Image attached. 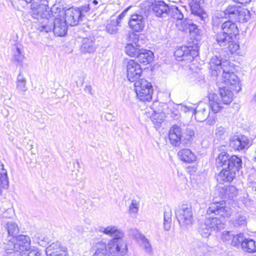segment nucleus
Masks as SVG:
<instances>
[{
  "instance_id": "obj_4",
  "label": "nucleus",
  "mask_w": 256,
  "mask_h": 256,
  "mask_svg": "<svg viewBox=\"0 0 256 256\" xmlns=\"http://www.w3.org/2000/svg\"><path fill=\"white\" fill-rule=\"evenodd\" d=\"M195 137L194 128L187 126L182 129L176 124L172 125L170 129L168 138L170 144L174 146H178L180 144L190 146Z\"/></svg>"
},
{
  "instance_id": "obj_47",
  "label": "nucleus",
  "mask_w": 256,
  "mask_h": 256,
  "mask_svg": "<svg viewBox=\"0 0 256 256\" xmlns=\"http://www.w3.org/2000/svg\"><path fill=\"white\" fill-rule=\"evenodd\" d=\"M139 49L132 44H128L125 48L126 54L131 57H137L139 53Z\"/></svg>"
},
{
  "instance_id": "obj_41",
  "label": "nucleus",
  "mask_w": 256,
  "mask_h": 256,
  "mask_svg": "<svg viewBox=\"0 0 256 256\" xmlns=\"http://www.w3.org/2000/svg\"><path fill=\"white\" fill-rule=\"evenodd\" d=\"M4 248L7 253L12 254L16 252V245L15 242V237L12 238L8 240H6L4 242Z\"/></svg>"
},
{
  "instance_id": "obj_27",
  "label": "nucleus",
  "mask_w": 256,
  "mask_h": 256,
  "mask_svg": "<svg viewBox=\"0 0 256 256\" xmlns=\"http://www.w3.org/2000/svg\"><path fill=\"white\" fill-rule=\"evenodd\" d=\"M178 156L181 160L187 163H192L196 159L194 154L190 150L187 148L180 150L178 152Z\"/></svg>"
},
{
  "instance_id": "obj_57",
  "label": "nucleus",
  "mask_w": 256,
  "mask_h": 256,
  "mask_svg": "<svg viewBox=\"0 0 256 256\" xmlns=\"http://www.w3.org/2000/svg\"><path fill=\"white\" fill-rule=\"evenodd\" d=\"M160 116L158 114H155L154 116H152V121L153 122L154 124L158 126H160L162 122L164 120L162 117L161 116L160 118Z\"/></svg>"
},
{
  "instance_id": "obj_59",
  "label": "nucleus",
  "mask_w": 256,
  "mask_h": 256,
  "mask_svg": "<svg viewBox=\"0 0 256 256\" xmlns=\"http://www.w3.org/2000/svg\"><path fill=\"white\" fill-rule=\"evenodd\" d=\"M129 211L131 213L136 214L138 211V205L136 200H132L129 207Z\"/></svg>"
},
{
  "instance_id": "obj_13",
  "label": "nucleus",
  "mask_w": 256,
  "mask_h": 256,
  "mask_svg": "<svg viewBox=\"0 0 256 256\" xmlns=\"http://www.w3.org/2000/svg\"><path fill=\"white\" fill-rule=\"evenodd\" d=\"M46 256H68L67 248L60 242L52 243L45 250Z\"/></svg>"
},
{
  "instance_id": "obj_28",
  "label": "nucleus",
  "mask_w": 256,
  "mask_h": 256,
  "mask_svg": "<svg viewBox=\"0 0 256 256\" xmlns=\"http://www.w3.org/2000/svg\"><path fill=\"white\" fill-rule=\"evenodd\" d=\"M230 155L226 152L220 153L216 158V166L218 168H228Z\"/></svg>"
},
{
  "instance_id": "obj_55",
  "label": "nucleus",
  "mask_w": 256,
  "mask_h": 256,
  "mask_svg": "<svg viewBox=\"0 0 256 256\" xmlns=\"http://www.w3.org/2000/svg\"><path fill=\"white\" fill-rule=\"evenodd\" d=\"M72 233L76 236H80L83 234L84 229L82 226L77 225L74 226L72 230Z\"/></svg>"
},
{
  "instance_id": "obj_31",
  "label": "nucleus",
  "mask_w": 256,
  "mask_h": 256,
  "mask_svg": "<svg viewBox=\"0 0 256 256\" xmlns=\"http://www.w3.org/2000/svg\"><path fill=\"white\" fill-rule=\"evenodd\" d=\"M241 6H238L235 5L229 6L224 11V14L226 18L235 21Z\"/></svg>"
},
{
  "instance_id": "obj_7",
  "label": "nucleus",
  "mask_w": 256,
  "mask_h": 256,
  "mask_svg": "<svg viewBox=\"0 0 256 256\" xmlns=\"http://www.w3.org/2000/svg\"><path fill=\"white\" fill-rule=\"evenodd\" d=\"M137 98L142 102H150L152 98L153 87L152 84L144 78L140 79L134 83Z\"/></svg>"
},
{
  "instance_id": "obj_51",
  "label": "nucleus",
  "mask_w": 256,
  "mask_h": 256,
  "mask_svg": "<svg viewBox=\"0 0 256 256\" xmlns=\"http://www.w3.org/2000/svg\"><path fill=\"white\" fill-rule=\"evenodd\" d=\"M239 44L237 42H235L234 40H230L227 46L224 48L228 49L231 54H234L239 49Z\"/></svg>"
},
{
  "instance_id": "obj_18",
  "label": "nucleus",
  "mask_w": 256,
  "mask_h": 256,
  "mask_svg": "<svg viewBox=\"0 0 256 256\" xmlns=\"http://www.w3.org/2000/svg\"><path fill=\"white\" fill-rule=\"evenodd\" d=\"M16 252L20 254L26 250L30 248V240L28 236L19 235L15 237Z\"/></svg>"
},
{
  "instance_id": "obj_43",
  "label": "nucleus",
  "mask_w": 256,
  "mask_h": 256,
  "mask_svg": "<svg viewBox=\"0 0 256 256\" xmlns=\"http://www.w3.org/2000/svg\"><path fill=\"white\" fill-rule=\"evenodd\" d=\"M13 58L18 64H22L24 58V56L22 54L21 48L16 44L13 48Z\"/></svg>"
},
{
  "instance_id": "obj_22",
  "label": "nucleus",
  "mask_w": 256,
  "mask_h": 256,
  "mask_svg": "<svg viewBox=\"0 0 256 256\" xmlns=\"http://www.w3.org/2000/svg\"><path fill=\"white\" fill-rule=\"evenodd\" d=\"M200 24L198 20H194V17L192 19L186 18L182 22V24L185 30H188L190 34L198 36L200 34L199 26L196 24Z\"/></svg>"
},
{
  "instance_id": "obj_17",
  "label": "nucleus",
  "mask_w": 256,
  "mask_h": 256,
  "mask_svg": "<svg viewBox=\"0 0 256 256\" xmlns=\"http://www.w3.org/2000/svg\"><path fill=\"white\" fill-rule=\"evenodd\" d=\"M209 110L210 108L206 104L203 102L200 103L194 112L196 120L200 122L204 121L209 116Z\"/></svg>"
},
{
  "instance_id": "obj_24",
  "label": "nucleus",
  "mask_w": 256,
  "mask_h": 256,
  "mask_svg": "<svg viewBox=\"0 0 256 256\" xmlns=\"http://www.w3.org/2000/svg\"><path fill=\"white\" fill-rule=\"evenodd\" d=\"M210 108L214 112L217 113L223 108L222 103L218 96L215 94H210L208 96Z\"/></svg>"
},
{
  "instance_id": "obj_37",
  "label": "nucleus",
  "mask_w": 256,
  "mask_h": 256,
  "mask_svg": "<svg viewBox=\"0 0 256 256\" xmlns=\"http://www.w3.org/2000/svg\"><path fill=\"white\" fill-rule=\"evenodd\" d=\"M26 80L24 75L22 74V72H20L19 74L16 79V89L19 92H25L27 90L26 86Z\"/></svg>"
},
{
  "instance_id": "obj_64",
  "label": "nucleus",
  "mask_w": 256,
  "mask_h": 256,
  "mask_svg": "<svg viewBox=\"0 0 256 256\" xmlns=\"http://www.w3.org/2000/svg\"><path fill=\"white\" fill-rule=\"evenodd\" d=\"M164 219L168 220H172L171 213L170 212H164Z\"/></svg>"
},
{
  "instance_id": "obj_60",
  "label": "nucleus",
  "mask_w": 256,
  "mask_h": 256,
  "mask_svg": "<svg viewBox=\"0 0 256 256\" xmlns=\"http://www.w3.org/2000/svg\"><path fill=\"white\" fill-rule=\"evenodd\" d=\"M130 8V7L127 8L124 12L120 14L116 18H112L113 20H117L118 24H120L121 20L125 16L128 10Z\"/></svg>"
},
{
  "instance_id": "obj_2",
  "label": "nucleus",
  "mask_w": 256,
  "mask_h": 256,
  "mask_svg": "<svg viewBox=\"0 0 256 256\" xmlns=\"http://www.w3.org/2000/svg\"><path fill=\"white\" fill-rule=\"evenodd\" d=\"M99 232L113 238L108 245L100 242L96 244V252L93 256H126L128 253V245L124 239V234L115 226L100 227Z\"/></svg>"
},
{
  "instance_id": "obj_52",
  "label": "nucleus",
  "mask_w": 256,
  "mask_h": 256,
  "mask_svg": "<svg viewBox=\"0 0 256 256\" xmlns=\"http://www.w3.org/2000/svg\"><path fill=\"white\" fill-rule=\"evenodd\" d=\"M130 234L134 238L140 240L144 236L140 233L136 228H131L130 230Z\"/></svg>"
},
{
  "instance_id": "obj_49",
  "label": "nucleus",
  "mask_w": 256,
  "mask_h": 256,
  "mask_svg": "<svg viewBox=\"0 0 256 256\" xmlns=\"http://www.w3.org/2000/svg\"><path fill=\"white\" fill-rule=\"evenodd\" d=\"M140 241L142 243V244L144 250L145 252L149 254L150 255H152L153 254L152 248L148 239L146 238V236H144Z\"/></svg>"
},
{
  "instance_id": "obj_36",
  "label": "nucleus",
  "mask_w": 256,
  "mask_h": 256,
  "mask_svg": "<svg viewBox=\"0 0 256 256\" xmlns=\"http://www.w3.org/2000/svg\"><path fill=\"white\" fill-rule=\"evenodd\" d=\"M216 138L219 140H225L228 136V128L221 126H217L214 131Z\"/></svg>"
},
{
  "instance_id": "obj_25",
  "label": "nucleus",
  "mask_w": 256,
  "mask_h": 256,
  "mask_svg": "<svg viewBox=\"0 0 256 256\" xmlns=\"http://www.w3.org/2000/svg\"><path fill=\"white\" fill-rule=\"evenodd\" d=\"M236 176V172L228 168H226L222 170L217 178L220 182H231Z\"/></svg>"
},
{
  "instance_id": "obj_30",
  "label": "nucleus",
  "mask_w": 256,
  "mask_h": 256,
  "mask_svg": "<svg viewBox=\"0 0 256 256\" xmlns=\"http://www.w3.org/2000/svg\"><path fill=\"white\" fill-rule=\"evenodd\" d=\"M220 192L224 198L232 199L236 196L238 190L234 186H228L222 188Z\"/></svg>"
},
{
  "instance_id": "obj_19",
  "label": "nucleus",
  "mask_w": 256,
  "mask_h": 256,
  "mask_svg": "<svg viewBox=\"0 0 256 256\" xmlns=\"http://www.w3.org/2000/svg\"><path fill=\"white\" fill-rule=\"evenodd\" d=\"M222 32L227 34L231 38H235L238 30L236 24L230 20L224 22L221 26Z\"/></svg>"
},
{
  "instance_id": "obj_23",
  "label": "nucleus",
  "mask_w": 256,
  "mask_h": 256,
  "mask_svg": "<svg viewBox=\"0 0 256 256\" xmlns=\"http://www.w3.org/2000/svg\"><path fill=\"white\" fill-rule=\"evenodd\" d=\"M136 58L140 63L146 65L153 60L154 54L150 50L141 49L139 50Z\"/></svg>"
},
{
  "instance_id": "obj_54",
  "label": "nucleus",
  "mask_w": 256,
  "mask_h": 256,
  "mask_svg": "<svg viewBox=\"0 0 256 256\" xmlns=\"http://www.w3.org/2000/svg\"><path fill=\"white\" fill-rule=\"evenodd\" d=\"M233 234L230 231H224L221 236V239L224 242H231Z\"/></svg>"
},
{
  "instance_id": "obj_48",
  "label": "nucleus",
  "mask_w": 256,
  "mask_h": 256,
  "mask_svg": "<svg viewBox=\"0 0 256 256\" xmlns=\"http://www.w3.org/2000/svg\"><path fill=\"white\" fill-rule=\"evenodd\" d=\"M34 238L36 242L43 247L46 246L48 243V238L40 234L34 235Z\"/></svg>"
},
{
  "instance_id": "obj_6",
  "label": "nucleus",
  "mask_w": 256,
  "mask_h": 256,
  "mask_svg": "<svg viewBox=\"0 0 256 256\" xmlns=\"http://www.w3.org/2000/svg\"><path fill=\"white\" fill-rule=\"evenodd\" d=\"M175 214L181 227L185 228L192 225L194 220L190 204H183L180 205L175 210Z\"/></svg>"
},
{
  "instance_id": "obj_42",
  "label": "nucleus",
  "mask_w": 256,
  "mask_h": 256,
  "mask_svg": "<svg viewBox=\"0 0 256 256\" xmlns=\"http://www.w3.org/2000/svg\"><path fill=\"white\" fill-rule=\"evenodd\" d=\"M234 22H248L250 18L249 11L246 9L244 10L242 8Z\"/></svg>"
},
{
  "instance_id": "obj_45",
  "label": "nucleus",
  "mask_w": 256,
  "mask_h": 256,
  "mask_svg": "<svg viewBox=\"0 0 256 256\" xmlns=\"http://www.w3.org/2000/svg\"><path fill=\"white\" fill-rule=\"evenodd\" d=\"M207 245L200 242H197V246L194 248V252L197 256H205L208 250Z\"/></svg>"
},
{
  "instance_id": "obj_21",
  "label": "nucleus",
  "mask_w": 256,
  "mask_h": 256,
  "mask_svg": "<svg viewBox=\"0 0 256 256\" xmlns=\"http://www.w3.org/2000/svg\"><path fill=\"white\" fill-rule=\"evenodd\" d=\"M217 84L218 86L222 103L226 105L230 104L233 99V92L226 86H223L218 82H217Z\"/></svg>"
},
{
  "instance_id": "obj_1",
  "label": "nucleus",
  "mask_w": 256,
  "mask_h": 256,
  "mask_svg": "<svg viewBox=\"0 0 256 256\" xmlns=\"http://www.w3.org/2000/svg\"><path fill=\"white\" fill-rule=\"evenodd\" d=\"M40 0L43 2L41 4H37L35 2L32 4V10L29 12L30 15L37 20L35 22L37 30L44 32L52 31L56 36H64L68 30L66 20L50 12L48 5L49 0Z\"/></svg>"
},
{
  "instance_id": "obj_61",
  "label": "nucleus",
  "mask_w": 256,
  "mask_h": 256,
  "mask_svg": "<svg viewBox=\"0 0 256 256\" xmlns=\"http://www.w3.org/2000/svg\"><path fill=\"white\" fill-rule=\"evenodd\" d=\"M179 106H180V110L184 112H192V113H194V108H193L191 106H184L182 105V104H180Z\"/></svg>"
},
{
  "instance_id": "obj_14",
  "label": "nucleus",
  "mask_w": 256,
  "mask_h": 256,
  "mask_svg": "<svg viewBox=\"0 0 256 256\" xmlns=\"http://www.w3.org/2000/svg\"><path fill=\"white\" fill-rule=\"evenodd\" d=\"M146 18L142 14L135 13L130 16L128 25L132 30L136 32H142L145 26Z\"/></svg>"
},
{
  "instance_id": "obj_62",
  "label": "nucleus",
  "mask_w": 256,
  "mask_h": 256,
  "mask_svg": "<svg viewBox=\"0 0 256 256\" xmlns=\"http://www.w3.org/2000/svg\"><path fill=\"white\" fill-rule=\"evenodd\" d=\"M172 220H164V226L166 230H168L171 226Z\"/></svg>"
},
{
  "instance_id": "obj_39",
  "label": "nucleus",
  "mask_w": 256,
  "mask_h": 256,
  "mask_svg": "<svg viewBox=\"0 0 256 256\" xmlns=\"http://www.w3.org/2000/svg\"><path fill=\"white\" fill-rule=\"evenodd\" d=\"M117 20H113L112 18L108 23L106 26V31L110 34H115L118 33V26H120L118 24Z\"/></svg>"
},
{
  "instance_id": "obj_40",
  "label": "nucleus",
  "mask_w": 256,
  "mask_h": 256,
  "mask_svg": "<svg viewBox=\"0 0 256 256\" xmlns=\"http://www.w3.org/2000/svg\"><path fill=\"white\" fill-rule=\"evenodd\" d=\"M168 14L174 19L177 20H182L184 19V14L182 10L176 6H172L170 8L168 12Z\"/></svg>"
},
{
  "instance_id": "obj_44",
  "label": "nucleus",
  "mask_w": 256,
  "mask_h": 256,
  "mask_svg": "<svg viewBox=\"0 0 256 256\" xmlns=\"http://www.w3.org/2000/svg\"><path fill=\"white\" fill-rule=\"evenodd\" d=\"M245 237L244 234L240 232L236 234H233L230 244L232 246L238 248L242 246V243L244 240Z\"/></svg>"
},
{
  "instance_id": "obj_46",
  "label": "nucleus",
  "mask_w": 256,
  "mask_h": 256,
  "mask_svg": "<svg viewBox=\"0 0 256 256\" xmlns=\"http://www.w3.org/2000/svg\"><path fill=\"white\" fill-rule=\"evenodd\" d=\"M212 231L204 222L200 224L198 228V232L202 237L208 238L210 235Z\"/></svg>"
},
{
  "instance_id": "obj_53",
  "label": "nucleus",
  "mask_w": 256,
  "mask_h": 256,
  "mask_svg": "<svg viewBox=\"0 0 256 256\" xmlns=\"http://www.w3.org/2000/svg\"><path fill=\"white\" fill-rule=\"evenodd\" d=\"M40 254L36 250H30V248L28 249L20 254L21 256H40Z\"/></svg>"
},
{
  "instance_id": "obj_29",
  "label": "nucleus",
  "mask_w": 256,
  "mask_h": 256,
  "mask_svg": "<svg viewBox=\"0 0 256 256\" xmlns=\"http://www.w3.org/2000/svg\"><path fill=\"white\" fill-rule=\"evenodd\" d=\"M223 60L222 58L220 59L218 56H213L210 60L209 62L210 68L213 72L212 74L218 76L220 74V68L221 65L223 64Z\"/></svg>"
},
{
  "instance_id": "obj_56",
  "label": "nucleus",
  "mask_w": 256,
  "mask_h": 256,
  "mask_svg": "<svg viewBox=\"0 0 256 256\" xmlns=\"http://www.w3.org/2000/svg\"><path fill=\"white\" fill-rule=\"evenodd\" d=\"M170 110L171 116L174 119L178 120L180 116L178 109L175 106H173Z\"/></svg>"
},
{
  "instance_id": "obj_9",
  "label": "nucleus",
  "mask_w": 256,
  "mask_h": 256,
  "mask_svg": "<svg viewBox=\"0 0 256 256\" xmlns=\"http://www.w3.org/2000/svg\"><path fill=\"white\" fill-rule=\"evenodd\" d=\"M203 4L204 0H202V2L192 0L190 2V6L194 20H198L201 24H205L208 19V14L202 7Z\"/></svg>"
},
{
  "instance_id": "obj_63",
  "label": "nucleus",
  "mask_w": 256,
  "mask_h": 256,
  "mask_svg": "<svg viewBox=\"0 0 256 256\" xmlns=\"http://www.w3.org/2000/svg\"><path fill=\"white\" fill-rule=\"evenodd\" d=\"M234 2L240 3L242 4H249L251 0H232Z\"/></svg>"
},
{
  "instance_id": "obj_11",
  "label": "nucleus",
  "mask_w": 256,
  "mask_h": 256,
  "mask_svg": "<svg viewBox=\"0 0 256 256\" xmlns=\"http://www.w3.org/2000/svg\"><path fill=\"white\" fill-rule=\"evenodd\" d=\"M250 145V140L244 135L234 136L230 138V146L236 150L248 149Z\"/></svg>"
},
{
  "instance_id": "obj_20",
  "label": "nucleus",
  "mask_w": 256,
  "mask_h": 256,
  "mask_svg": "<svg viewBox=\"0 0 256 256\" xmlns=\"http://www.w3.org/2000/svg\"><path fill=\"white\" fill-rule=\"evenodd\" d=\"M97 47L96 40L94 37L83 38L82 40L80 50L84 54L94 52Z\"/></svg>"
},
{
  "instance_id": "obj_16",
  "label": "nucleus",
  "mask_w": 256,
  "mask_h": 256,
  "mask_svg": "<svg viewBox=\"0 0 256 256\" xmlns=\"http://www.w3.org/2000/svg\"><path fill=\"white\" fill-rule=\"evenodd\" d=\"M169 8L168 6L162 0H154L152 2V12L158 17L167 16Z\"/></svg>"
},
{
  "instance_id": "obj_5",
  "label": "nucleus",
  "mask_w": 256,
  "mask_h": 256,
  "mask_svg": "<svg viewBox=\"0 0 256 256\" xmlns=\"http://www.w3.org/2000/svg\"><path fill=\"white\" fill-rule=\"evenodd\" d=\"M50 12L56 14V16H60L66 20V25L74 26L78 24L80 18V13L78 10L73 8L64 9L62 4H54L50 8Z\"/></svg>"
},
{
  "instance_id": "obj_8",
  "label": "nucleus",
  "mask_w": 256,
  "mask_h": 256,
  "mask_svg": "<svg viewBox=\"0 0 256 256\" xmlns=\"http://www.w3.org/2000/svg\"><path fill=\"white\" fill-rule=\"evenodd\" d=\"M198 51L192 47L182 46L178 47L174 52V55L177 60H185L188 62L192 61L194 58L198 56Z\"/></svg>"
},
{
  "instance_id": "obj_32",
  "label": "nucleus",
  "mask_w": 256,
  "mask_h": 256,
  "mask_svg": "<svg viewBox=\"0 0 256 256\" xmlns=\"http://www.w3.org/2000/svg\"><path fill=\"white\" fill-rule=\"evenodd\" d=\"M241 248L246 252L252 253L256 252L255 241L251 238H245L244 240L242 243Z\"/></svg>"
},
{
  "instance_id": "obj_58",
  "label": "nucleus",
  "mask_w": 256,
  "mask_h": 256,
  "mask_svg": "<svg viewBox=\"0 0 256 256\" xmlns=\"http://www.w3.org/2000/svg\"><path fill=\"white\" fill-rule=\"evenodd\" d=\"M75 10H78L80 13V18L82 19V16H84V14L88 12L90 10V4H86L84 6H82L80 8H75Z\"/></svg>"
},
{
  "instance_id": "obj_26",
  "label": "nucleus",
  "mask_w": 256,
  "mask_h": 256,
  "mask_svg": "<svg viewBox=\"0 0 256 256\" xmlns=\"http://www.w3.org/2000/svg\"><path fill=\"white\" fill-rule=\"evenodd\" d=\"M227 168L231 170L236 173L242 168V160L240 157L236 155L230 156Z\"/></svg>"
},
{
  "instance_id": "obj_15",
  "label": "nucleus",
  "mask_w": 256,
  "mask_h": 256,
  "mask_svg": "<svg viewBox=\"0 0 256 256\" xmlns=\"http://www.w3.org/2000/svg\"><path fill=\"white\" fill-rule=\"evenodd\" d=\"M247 220V214L244 212H240L234 215L231 218L230 223L236 228H244L246 226Z\"/></svg>"
},
{
  "instance_id": "obj_12",
  "label": "nucleus",
  "mask_w": 256,
  "mask_h": 256,
  "mask_svg": "<svg viewBox=\"0 0 256 256\" xmlns=\"http://www.w3.org/2000/svg\"><path fill=\"white\" fill-rule=\"evenodd\" d=\"M219 84L225 86H230V88L237 92H239L241 88L240 86L239 79L238 76L234 73H226L222 75V82H218Z\"/></svg>"
},
{
  "instance_id": "obj_50",
  "label": "nucleus",
  "mask_w": 256,
  "mask_h": 256,
  "mask_svg": "<svg viewBox=\"0 0 256 256\" xmlns=\"http://www.w3.org/2000/svg\"><path fill=\"white\" fill-rule=\"evenodd\" d=\"M220 70V72L222 71L223 74H226V73L234 72V68L230 65L229 61L225 60L223 62L222 65H221Z\"/></svg>"
},
{
  "instance_id": "obj_33",
  "label": "nucleus",
  "mask_w": 256,
  "mask_h": 256,
  "mask_svg": "<svg viewBox=\"0 0 256 256\" xmlns=\"http://www.w3.org/2000/svg\"><path fill=\"white\" fill-rule=\"evenodd\" d=\"M216 40L218 45L220 46L225 48L230 42V40H234L229 38L227 34L222 32H218L216 35Z\"/></svg>"
},
{
  "instance_id": "obj_35",
  "label": "nucleus",
  "mask_w": 256,
  "mask_h": 256,
  "mask_svg": "<svg viewBox=\"0 0 256 256\" xmlns=\"http://www.w3.org/2000/svg\"><path fill=\"white\" fill-rule=\"evenodd\" d=\"M8 179L7 171L4 168L2 164L0 165V188H8Z\"/></svg>"
},
{
  "instance_id": "obj_3",
  "label": "nucleus",
  "mask_w": 256,
  "mask_h": 256,
  "mask_svg": "<svg viewBox=\"0 0 256 256\" xmlns=\"http://www.w3.org/2000/svg\"><path fill=\"white\" fill-rule=\"evenodd\" d=\"M232 208L226 206L224 200L210 203L206 210V219L204 222L212 230H219L224 228V224L220 218L215 217L220 216L229 218L232 214Z\"/></svg>"
},
{
  "instance_id": "obj_34",
  "label": "nucleus",
  "mask_w": 256,
  "mask_h": 256,
  "mask_svg": "<svg viewBox=\"0 0 256 256\" xmlns=\"http://www.w3.org/2000/svg\"><path fill=\"white\" fill-rule=\"evenodd\" d=\"M140 10L138 14H142L147 18L150 13L152 11V2L146 0L140 6Z\"/></svg>"
},
{
  "instance_id": "obj_10",
  "label": "nucleus",
  "mask_w": 256,
  "mask_h": 256,
  "mask_svg": "<svg viewBox=\"0 0 256 256\" xmlns=\"http://www.w3.org/2000/svg\"><path fill=\"white\" fill-rule=\"evenodd\" d=\"M127 78L129 81L135 83L142 79V69L140 65L134 60H130L126 64Z\"/></svg>"
},
{
  "instance_id": "obj_38",
  "label": "nucleus",
  "mask_w": 256,
  "mask_h": 256,
  "mask_svg": "<svg viewBox=\"0 0 256 256\" xmlns=\"http://www.w3.org/2000/svg\"><path fill=\"white\" fill-rule=\"evenodd\" d=\"M5 228L7 230L8 236L12 238L16 237L19 232L18 224L12 222H8L5 226Z\"/></svg>"
}]
</instances>
